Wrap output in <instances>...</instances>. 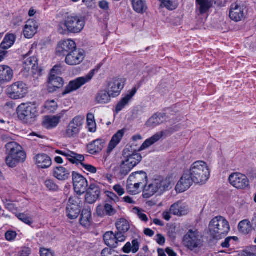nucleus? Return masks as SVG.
Masks as SVG:
<instances>
[{
	"instance_id": "nucleus-15",
	"label": "nucleus",
	"mask_w": 256,
	"mask_h": 256,
	"mask_svg": "<svg viewBox=\"0 0 256 256\" xmlns=\"http://www.w3.org/2000/svg\"><path fill=\"white\" fill-rule=\"evenodd\" d=\"M16 142H10L6 145V152L8 156L6 162V164L10 168H14L16 166Z\"/></svg>"
},
{
	"instance_id": "nucleus-16",
	"label": "nucleus",
	"mask_w": 256,
	"mask_h": 256,
	"mask_svg": "<svg viewBox=\"0 0 256 256\" xmlns=\"http://www.w3.org/2000/svg\"><path fill=\"white\" fill-rule=\"evenodd\" d=\"M39 25L38 22L34 19H30L26 21L23 29V34L26 38H32L37 32Z\"/></svg>"
},
{
	"instance_id": "nucleus-34",
	"label": "nucleus",
	"mask_w": 256,
	"mask_h": 256,
	"mask_svg": "<svg viewBox=\"0 0 256 256\" xmlns=\"http://www.w3.org/2000/svg\"><path fill=\"white\" fill-rule=\"evenodd\" d=\"M111 98L112 96H110L108 91L102 90L96 94L95 101L99 104H106L110 102Z\"/></svg>"
},
{
	"instance_id": "nucleus-28",
	"label": "nucleus",
	"mask_w": 256,
	"mask_h": 256,
	"mask_svg": "<svg viewBox=\"0 0 256 256\" xmlns=\"http://www.w3.org/2000/svg\"><path fill=\"white\" fill-rule=\"evenodd\" d=\"M136 88H133L130 92H128L122 100L118 102L116 106V112L122 110L130 102L132 98L136 93Z\"/></svg>"
},
{
	"instance_id": "nucleus-61",
	"label": "nucleus",
	"mask_w": 256,
	"mask_h": 256,
	"mask_svg": "<svg viewBox=\"0 0 256 256\" xmlns=\"http://www.w3.org/2000/svg\"><path fill=\"white\" fill-rule=\"evenodd\" d=\"M113 188L120 196H122L124 194V190L120 184L115 185Z\"/></svg>"
},
{
	"instance_id": "nucleus-44",
	"label": "nucleus",
	"mask_w": 256,
	"mask_h": 256,
	"mask_svg": "<svg viewBox=\"0 0 256 256\" xmlns=\"http://www.w3.org/2000/svg\"><path fill=\"white\" fill-rule=\"evenodd\" d=\"M87 128L90 132H94L96 130V123L92 113H88L87 114Z\"/></svg>"
},
{
	"instance_id": "nucleus-8",
	"label": "nucleus",
	"mask_w": 256,
	"mask_h": 256,
	"mask_svg": "<svg viewBox=\"0 0 256 256\" xmlns=\"http://www.w3.org/2000/svg\"><path fill=\"white\" fill-rule=\"evenodd\" d=\"M94 70H92L86 76L78 78L70 81L62 92V96H65L77 90L82 86L90 82L94 77Z\"/></svg>"
},
{
	"instance_id": "nucleus-39",
	"label": "nucleus",
	"mask_w": 256,
	"mask_h": 256,
	"mask_svg": "<svg viewBox=\"0 0 256 256\" xmlns=\"http://www.w3.org/2000/svg\"><path fill=\"white\" fill-rule=\"evenodd\" d=\"M116 227L118 231L117 233H120L124 235L130 228L128 222L124 218H120L116 222Z\"/></svg>"
},
{
	"instance_id": "nucleus-56",
	"label": "nucleus",
	"mask_w": 256,
	"mask_h": 256,
	"mask_svg": "<svg viewBox=\"0 0 256 256\" xmlns=\"http://www.w3.org/2000/svg\"><path fill=\"white\" fill-rule=\"evenodd\" d=\"M16 85L14 84L8 87L6 90L7 94L10 98L12 99H16V93L15 87Z\"/></svg>"
},
{
	"instance_id": "nucleus-42",
	"label": "nucleus",
	"mask_w": 256,
	"mask_h": 256,
	"mask_svg": "<svg viewBox=\"0 0 256 256\" xmlns=\"http://www.w3.org/2000/svg\"><path fill=\"white\" fill-rule=\"evenodd\" d=\"M80 207H76V205L72 207L67 206L66 213L68 217L71 220L76 218L80 214Z\"/></svg>"
},
{
	"instance_id": "nucleus-24",
	"label": "nucleus",
	"mask_w": 256,
	"mask_h": 256,
	"mask_svg": "<svg viewBox=\"0 0 256 256\" xmlns=\"http://www.w3.org/2000/svg\"><path fill=\"white\" fill-rule=\"evenodd\" d=\"M105 141L103 140H94L87 145V151L91 154L96 155L102 150Z\"/></svg>"
},
{
	"instance_id": "nucleus-64",
	"label": "nucleus",
	"mask_w": 256,
	"mask_h": 256,
	"mask_svg": "<svg viewBox=\"0 0 256 256\" xmlns=\"http://www.w3.org/2000/svg\"><path fill=\"white\" fill-rule=\"evenodd\" d=\"M40 256H54L53 254L46 248H41L40 250Z\"/></svg>"
},
{
	"instance_id": "nucleus-62",
	"label": "nucleus",
	"mask_w": 256,
	"mask_h": 256,
	"mask_svg": "<svg viewBox=\"0 0 256 256\" xmlns=\"http://www.w3.org/2000/svg\"><path fill=\"white\" fill-rule=\"evenodd\" d=\"M108 196L110 200L106 201V202H108L110 203H116L117 201H118V198L113 192H110Z\"/></svg>"
},
{
	"instance_id": "nucleus-43",
	"label": "nucleus",
	"mask_w": 256,
	"mask_h": 256,
	"mask_svg": "<svg viewBox=\"0 0 256 256\" xmlns=\"http://www.w3.org/2000/svg\"><path fill=\"white\" fill-rule=\"evenodd\" d=\"M28 92L27 85L22 82H18L17 84V98H20L24 97Z\"/></svg>"
},
{
	"instance_id": "nucleus-49",
	"label": "nucleus",
	"mask_w": 256,
	"mask_h": 256,
	"mask_svg": "<svg viewBox=\"0 0 256 256\" xmlns=\"http://www.w3.org/2000/svg\"><path fill=\"white\" fill-rule=\"evenodd\" d=\"M162 4L168 10H175L178 5L177 0H160Z\"/></svg>"
},
{
	"instance_id": "nucleus-3",
	"label": "nucleus",
	"mask_w": 256,
	"mask_h": 256,
	"mask_svg": "<svg viewBox=\"0 0 256 256\" xmlns=\"http://www.w3.org/2000/svg\"><path fill=\"white\" fill-rule=\"evenodd\" d=\"M85 26V20L83 17L76 14L66 15L63 20L58 25V30L62 34L68 33L78 34L81 32Z\"/></svg>"
},
{
	"instance_id": "nucleus-37",
	"label": "nucleus",
	"mask_w": 256,
	"mask_h": 256,
	"mask_svg": "<svg viewBox=\"0 0 256 256\" xmlns=\"http://www.w3.org/2000/svg\"><path fill=\"white\" fill-rule=\"evenodd\" d=\"M130 180L129 178L127 180L126 186L127 192L131 195H136L139 194L140 192V188L142 187V186L138 183L132 182Z\"/></svg>"
},
{
	"instance_id": "nucleus-50",
	"label": "nucleus",
	"mask_w": 256,
	"mask_h": 256,
	"mask_svg": "<svg viewBox=\"0 0 256 256\" xmlns=\"http://www.w3.org/2000/svg\"><path fill=\"white\" fill-rule=\"evenodd\" d=\"M133 212L134 213L137 214L138 218L142 222H146L148 219L147 216L144 214V211L137 207H135L133 208Z\"/></svg>"
},
{
	"instance_id": "nucleus-18",
	"label": "nucleus",
	"mask_w": 256,
	"mask_h": 256,
	"mask_svg": "<svg viewBox=\"0 0 256 256\" xmlns=\"http://www.w3.org/2000/svg\"><path fill=\"white\" fill-rule=\"evenodd\" d=\"M56 152L63 156H64L72 163L76 164H80L82 165L84 160V157L82 154H78L74 152L69 150H56Z\"/></svg>"
},
{
	"instance_id": "nucleus-22",
	"label": "nucleus",
	"mask_w": 256,
	"mask_h": 256,
	"mask_svg": "<svg viewBox=\"0 0 256 256\" xmlns=\"http://www.w3.org/2000/svg\"><path fill=\"white\" fill-rule=\"evenodd\" d=\"M63 79L56 76L50 75L48 80V89L50 92L56 91L58 88L63 86Z\"/></svg>"
},
{
	"instance_id": "nucleus-47",
	"label": "nucleus",
	"mask_w": 256,
	"mask_h": 256,
	"mask_svg": "<svg viewBox=\"0 0 256 256\" xmlns=\"http://www.w3.org/2000/svg\"><path fill=\"white\" fill-rule=\"evenodd\" d=\"M200 5V11L201 14L206 12L211 6V2L209 0H196Z\"/></svg>"
},
{
	"instance_id": "nucleus-6",
	"label": "nucleus",
	"mask_w": 256,
	"mask_h": 256,
	"mask_svg": "<svg viewBox=\"0 0 256 256\" xmlns=\"http://www.w3.org/2000/svg\"><path fill=\"white\" fill-rule=\"evenodd\" d=\"M183 242L186 247L194 251L202 246V236L197 230H190L184 236Z\"/></svg>"
},
{
	"instance_id": "nucleus-45",
	"label": "nucleus",
	"mask_w": 256,
	"mask_h": 256,
	"mask_svg": "<svg viewBox=\"0 0 256 256\" xmlns=\"http://www.w3.org/2000/svg\"><path fill=\"white\" fill-rule=\"evenodd\" d=\"M36 109V104L31 102L24 103L17 108L18 112H32Z\"/></svg>"
},
{
	"instance_id": "nucleus-11",
	"label": "nucleus",
	"mask_w": 256,
	"mask_h": 256,
	"mask_svg": "<svg viewBox=\"0 0 256 256\" xmlns=\"http://www.w3.org/2000/svg\"><path fill=\"white\" fill-rule=\"evenodd\" d=\"M126 236L120 233L114 234L112 232H106L104 236L105 244L112 248H116L119 244L126 240Z\"/></svg>"
},
{
	"instance_id": "nucleus-58",
	"label": "nucleus",
	"mask_w": 256,
	"mask_h": 256,
	"mask_svg": "<svg viewBox=\"0 0 256 256\" xmlns=\"http://www.w3.org/2000/svg\"><path fill=\"white\" fill-rule=\"evenodd\" d=\"M62 67L60 65L55 66L51 70L50 75L56 76L61 74Z\"/></svg>"
},
{
	"instance_id": "nucleus-20",
	"label": "nucleus",
	"mask_w": 256,
	"mask_h": 256,
	"mask_svg": "<svg viewBox=\"0 0 256 256\" xmlns=\"http://www.w3.org/2000/svg\"><path fill=\"white\" fill-rule=\"evenodd\" d=\"M35 164L40 168L46 169L50 166L52 164L51 158L46 154H36L34 158Z\"/></svg>"
},
{
	"instance_id": "nucleus-59",
	"label": "nucleus",
	"mask_w": 256,
	"mask_h": 256,
	"mask_svg": "<svg viewBox=\"0 0 256 256\" xmlns=\"http://www.w3.org/2000/svg\"><path fill=\"white\" fill-rule=\"evenodd\" d=\"M82 166L86 170L92 174H96V172L97 169L94 166L88 164H84V163L82 164Z\"/></svg>"
},
{
	"instance_id": "nucleus-55",
	"label": "nucleus",
	"mask_w": 256,
	"mask_h": 256,
	"mask_svg": "<svg viewBox=\"0 0 256 256\" xmlns=\"http://www.w3.org/2000/svg\"><path fill=\"white\" fill-rule=\"evenodd\" d=\"M17 218L23 222L30 226L32 223V218L25 214H20Z\"/></svg>"
},
{
	"instance_id": "nucleus-33",
	"label": "nucleus",
	"mask_w": 256,
	"mask_h": 256,
	"mask_svg": "<svg viewBox=\"0 0 256 256\" xmlns=\"http://www.w3.org/2000/svg\"><path fill=\"white\" fill-rule=\"evenodd\" d=\"M165 120L164 114L156 113L147 122L146 124L150 127H154Z\"/></svg>"
},
{
	"instance_id": "nucleus-12",
	"label": "nucleus",
	"mask_w": 256,
	"mask_h": 256,
	"mask_svg": "<svg viewBox=\"0 0 256 256\" xmlns=\"http://www.w3.org/2000/svg\"><path fill=\"white\" fill-rule=\"evenodd\" d=\"M124 85V79L120 78H115L111 80L108 83L107 90L112 98L118 96Z\"/></svg>"
},
{
	"instance_id": "nucleus-9",
	"label": "nucleus",
	"mask_w": 256,
	"mask_h": 256,
	"mask_svg": "<svg viewBox=\"0 0 256 256\" xmlns=\"http://www.w3.org/2000/svg\"><path fill=\"white\" fill-rule=\"evenodd\" d=\"M32 50H30L23 56L22 66L24 70L29 72L30 70L32 73L40 76L42 74V70L38 66V60L36 56H30Z\"/></svg>"
},
{
	"instance_id": "nucleus-25",
	"label": "nucleus",
	"mask_w": 256,
	"mask_h": 256,
	"mask_svg": "<svg viewBox=\"0 0 256 256\" xmlns=\"http://www.w3.org/2000/svg\"><path fill=\"white\" fill-rule=\"evenodd\" d=\"M132 182L138 183L144 188L148 180V176L146 172L144 171H138L132 173L128 178Z\"/></svg>"
},
{
	"instance_id": "nucleus-41",
	"label": "nucleus",
	"mask_w": 256,
	"mask_h": 256,
	"mask_svg": "<svg viewBox=\"0 0 256 256\" xmlns=\"http://www.w3.org/2000/svg\"><path fill=\"white\" fill-rule=\"evenodd\" d=\"M14 35L13 34H8L5 36L0 45L7 50L14 44Z\"/></svg>"
},
{
	"instance_id": "nucleus-46",
	"label": "nucleus",
	"mask_w": 256,
	"mask_h": 256,
	"mask_svg": "<svg viewBox=\"0 0 256 256\" xmlns=\"http://www.w3.org/2000/svg\"><path fill=\"white\" fill-rule=\"evenodd\" d=\"M26 158V154L24 148L17 144V163H23Z\"/></svg>"
},
{
	"instance_id": "nucleus-38",
	"label": "nucleus",
	"mask_w": 256,
	"mask_h": 256,
	"mask_svg": "<svg viewBox=\"0 0 256 256\" xmlns=\"http://www.w3.org/2000/svg\"><path fill=\"white\" fill-rule=\"evenodd\" d=\"M140 244L138 240H134L132 243L128 242L122 248L124 252L128 254L130 252H136L139 250Z\"/></svg>"
},
{
	"instance_id": "nucleus-63",
	"label": "nucleus",
	"mask_w": 256,
	"mask_h": 256,
	"mask_svg": "<svg viewBox=\"0 0 256 256\" xmlns=\"http://www.w3.org/2000/svg\"><path fill=\"white\" fill-rule=\"evenodd\" d=\"M114 252L112 250L108 248H106L102 250L101 254L102 256H114Z\"/></svg>"
},
{
	"instance_id": "nucleus-35",
	"label": "nucleus",
	"mask_w": 256,
	"mask_h": 256,
	"mask_svg": "<svg viewBox=\"0 0 256 256\" xmlns=\"http://www.w3.org/2000/svg\"><path fill=\"white\" fill-rule=\"evenodd\" d=\"M170 211L174 215L179 216L186 215L188 213V210L186 207L182 206L178 202L173 204L170 206Z\"/></svg>"
},
{
	"instance_id": "nucleus-48",
	"label": "nucleus",
	"mask_w": 256,
	"mask_h": 256,
	"mask_svg": "<svg viewBox=\"0 0 256 256\" xmlns=\"http://www.w3.org/2000/svg\"><path fill=\"white\" fill-rule=\"evenodd\" d=\"M19 118L26 123H32L35 120L34 113H20L18 116Z\"/></svg>"
},
{
	"instance_id": "nucleus-51",
	"label": "nucleus",
	"mask_w": 256,
	"mask_h": 256,
	"mask_svg": "<svg viewBox=\"0 0 256 256\" xmlns=\"http://www.w3.org/2000/svg\"><path fill=\"white\" fill-rule=\"evenodd\" d=\"M45 108L50 112H54L58 108V104L54 100H48L45 104Z\"/></svg>"
},
{
	"instance_id": "nucleus-4",
	"label": "nucleus",
	"mask_w": 256,
	"mask_h": 256,
	"mask_svg": "<svg viewBox=\"0 0 256 256\" xmlns=\"http://www.w3.org/2000/svg\"><path fill=\"white\" fill-rule=\"evenodd\" d=\"M171 182L169 178L158 177L146 183L143 189L142 197L149 198L155 194L162 195L170 189Z\"/></svg>"
},
{
	"instance_id": "nucleus-40",
	"label": "nucleus",
	"mask_w": 256,
	"mask_h": 256,
	"mask_svg": "<svg viewBox=\"0 0 256 256\" xmlns=\"http://www.w3.org/2000/svg\"><path fill=\"white\" fill-rule=\"evenodd\" d=\"M250 222L248 220L241 221L238 224L239 230L244 234H248L252 230Z\"/></svg>"
},
{
	"instance_id": "nucleus-26",
	"label": "nucleus",
	"mask_w": 256,
	"mask_h": 256,
	"mask_svg": "<svg viewBox=\"0 0 256 256\" xmlns=\"http://www.w3.org/2000/svg\"><path fill=\"white\" fill-rule=\"evenodd\" d=\"M113 203L106 202L104 206H99L97 207L96 212L98 216H104L106 215L108 216H113L116 212V210L112 206Z\"/></svg>"
},
{
	"instance_id": "nucleus-2",
	"label": "nucleus",
	"mask_w": 256,
	"mask_h": 256,
	"mask_svg": "<svg viewBox=\"0 0 256 256\" xmlns=\"http://www.w3.org/2000/svg\"><path fill=\"white\" fill-rule=\"evenodd\" d=\"M141 154L132 151L131 148H126L122 154V160L118 166V176L122 179L136 167L142 160Z\"/></svg>"
},
{
	"instance_id": "nucleus-27",
	"label": "nucleus",
	"mask_w": 256,
	"mask_h": 256,
	"mask_svg": "<svg viewBox=\"0 0 256 256\" xmlns=\"http://www.w3.org/2000/svg\"><path fill=\"white\" fill-rule=\"evenodd\" d=\"M164 134L165 132L164 131L156 132L152 137L146 140L140 146L138 151L141 152L148 148L162 139L164 136Z\"/></svg>"
},
{
	"instance_id": "nucleus-32",
	"label": "nucleus",
	"mask_w": 256,
	"mask_h": 256,
	"mask_svg": "<svg viewBox=\"0 0 256 256\" xmlns=\"http://www.w3.org/2000/svg\"><path fill=\"white\" fill-rule=\"evenodd\" d=\"M80 224L84 227L90 226L92 222V212L90 208L84 209L80 215Z\"/></svg>"
},
{
	"instance_id": "nucleus-31",
	"label": "nucleus",
	"mask_w": 256,
	"mask_h": 256,
	"mask_svg": "<svg viewBox=\"0 0 256 256\" xmlns=\"http://www.w3.org/2000/svg\"><path fill=\"white\" fill-rule=\"evenodd\" d=\"M125 132L124 129H122L118 130L116 134H115L112 140H110L108 147V150L112 151L113 150L116 146L120 143L122 138H123Z\"/></svg>"
},
{
	"instance_id": "nucleus-19",
	"label": "nucleus",
	"mask_w": 256,
	"mask_h": 256,
	"mask_svg": "<svg viewBox=\"0 0 256 256\" xmlns=\"http://www.w3.org/2000/svg\"><path fill=\"white\" fill-rule=\"evenodd\" d=\"M62 116L61 114L45 116L43 118L42 126L47 130L54 128L58 125Z\"/></svg>"
},
{
	"instance_id": "nucleus-52",
	"label": "nucleus",
	"mask_w": 256,
	"mask_h": 256,
	"mask_svg": "<svg viewBox=\"0 0 256 256\" xmlns=\"http://www.w3.org/2000/svg\"><path fill=\"white\" fill-rule=\"evenodd\" d=\"M44 184L50 190L56 191L58 189V186L52 180H46L44 182Z\"/></svg>"
},
{
	"instance_id": "nucleus-10",
	"label": "nucleus",
	"mask_w": 256,
	"mask_h": 256,
	"mask_svg": "<svg viewBox=\"0 0 256 256\" xmlns=\"http://www.w3.org/2000/svg\"><path fill=\"white\" fill-rule=\"evenodd\" d=\"M230 184L238 190H245L250 186L247 176L240 172H234L228 178Z\"/></svg>"
},
{
	"instance_id": "nucleus-53",
	"label": "nucleus",
	"mask_w": 256,
	"mask_h": 256,
	"mask_svg": "<svg viewBox=\"0 0 256 256\" xmlns=\"http://www.w3.org/2000/svg\"><path fill=\"white\" fill-rule=\"evenodd\" d=\"M98 6L100 9L104 12L108 14L110 10V4L106 0H100L98 3Z\"/></svg>"
},
{
	"instance_id": "nucleus-60",
	"label": "nucleus",
	"mask_w": 256,
	"mask_h": 256,
	"mask_svg": "<svg viewBox=\"0 0 256 256\" xmlns=\"http://www.w3.org/2000/svg\"><path fill=\"white\" fill-rule=\"evenodd\" d=\"M31 252L30 249L28 247H23L18 252V256H28Z\"/></svg>"
},
{
	"instance_id": "nucleus-23",
	"label": "nucleus",
	"mask_w": 256,
	"mask_h": 256,
	"mask_svg": "<svg viewBox=\"0 0 256 256\" xmlns=\"http://www.w3.org/2000/svg\"><path fill=\"white\" fill-rule=\"evenodd\" d=\"M100 188L95 184H90L86 194V200L89 204L94 203L99 198Z\"/></svg>"
},
{
	"instance_id": "nucleus-7",
	"label": "nucleus",
	"mask_w": 256,
	"mask_h": 256,
	"mask_svg": "<svg viewBox=\"0 0 256 256\" xmlns=\"http://www.w3.org/2000/svg\"><path fill=\"white\" fill-rule=\"evenodd\" d=\"M84 123V118L77 116L74 118L66 127L62 134L64 138H74L79 135Z\"/></svg>"
},
{
	"instance_id": "nucleus-13",
	"label": "nucleus",
	"mask_w": 256,
	"mask_h": 256,
	"mask_svg": "<svg viewBox=\"0 0 256 256\" xmlns=\"http://www.w3.org/2000/svg\"><path fill=\"white\" fill-rule=\"evenodd\" d=\"M72 176L74 191L78 194L81 195L87 189L88 181L82 176L76 172H73Z\"/></svg>"
},
{
	"instance_id": "nucleus-54",
	"label": "nucleus",
	"mask_w": 256,
	"mask_h": 256,
	"mask_svg": "<svg viewBox=\"0 0 256 256\" xmlns=\"http://www.w3.org/2000/svg\"><path fill=\"white\" fill-rule=\"evenodd\" d=\"M80 200L78 196H71L70 198L67 206L70 207L74 206L76 205V207H80Z\"/></svg>"
},
{
	"instance_id": "nucleus-14",
	"label": "nucleus",
	"mask_w": 256,
	"mask_h": 256,
	"mask_svg": "<svg viewBox=\"0 0 256 256\" xmlns=\"http://www.w3.org/2000/svg\"><path fill=\"white\" fill-rule=\"evenodd\" d=\"M84 58V53L82 50L74 49L66 56L65 62L70 66H75L80 64Z\"/></svg>"
},
{
	"instance_id": "nucleus-30",
	"label": "nucleus",
	"mask_w": 256,
	"mask_h": 256,
	"mask_svg": "<svg viewBox=\"0 0 256 256\" xmlns=\"http://www.w3.org/2000/svg\"><path fill=\"white\" fill-rule=\"evenodd\" d=\"M53 175L58 180H66L69 178L70 172L63 166H58L54 168Z\"/></svg>"
},
{
	"instance_id": "nucleus-29",
	"label": "nucleus",
	"mask_w": 256,
	"mask_h": 256,
	"mask_svg": "<svg viewBox=\"0 0 256 256\" xmlns=\"http://www.w3.org/2000/svg\"><path fill=\"white\" fill-rule=\"evenodd\" d=\"M13 77V71L6 65H0V82H10Z\"/></svg>"
},
{
	"instance_id": "nucleus-21",
	"label": "nucleus",
	"mask_w": 256,
	"mask_h": 256,
	"mask_svg": "<svg viewBox=\"0 0 256 256\" xmlns=\"http://www.w3.org/2000/svg\"><path fill=\"white\" fill-rule=\"evenodd\" d=\"M244 8L242 6L237 4L232 5L229 13L230 18L232 20L236 22H240L244 18Z\"/></svg>"
},
{
	"instance_id": "nucleus-36",
	"label": "nucleus",
	"mask_w": 256,
	"mask_h": 256,
	"mask_svg": "<svg viewBox=\"0 0 256 256\" xmlns=\"http://www.w3.org/2000/svg\"><path fill=\"white\" fill-rule=\"evenodd\" d=\"M134 10L138 14L144 13L146 9L147 6L146 0H130Z\"/></svg>"
},
{
	"instance_id": "nucleus-57",
	"label": "nucleus",
	"mask_w": 256,
	"mask_h": 256,
	"mask_svg": "<svg viewBox=\"0 0 256 256\" xmlns=\"http://www.w3.org/2000/svg\"><path fill=\"white\" fill-rule=\"evenodd\" d=\"M5 238L8 241L14 240L16 238V232L11 230L8 231L5 234Z\"/></svg>"
},
{
	"instance_id": "nucleus-5",
	"label": "nucleus",
	"mask_w": 256,
	"mask_h": 256,
	"mask_svg": "<svg viewBox=\"0 0 256 256\" xmlns=\"http://www.w3.org/2000/svg\"><path fill=\"white\" fill-rule=\"evenodd\" d=\"M209 234L214 238L220 239L229 232L230 226L227 220L222 216H216L210 222Z\"/></svg>"
},
{
	"instance_id": "nucleus-1",
	"label": "nucleus",
	"mask_w": 256,
	"mask_h": 256,
	"mask_svg": "<svg viewBox=\"0 0 256 256\" xmlns=\"http://www.w3.org/2000/svg\"><path fill=\"white\" fill-rule=\"evenodd\" d=\"M210 170L207 164L202 160L194 162L186 171L177 184L176 190L182 192L188 189L193 183L202 185L208 180Z\"/></svg>"
},
{
	"instance_id": "nucleus-17",
	"label": "nucleus",
	"mask_w": 256,
	"mask_h": 256,
	"mask_svg": "<svg viewBox=\"0 0 256 256\" xmlns=\"http://www.w3.org/2000/svg\"><path fill=\"white\" fill-rule=\"evenodd\" d=\"M76 48L75 42L70 39L61 40L58 44L56 52L60 54H66Z\"/></svg>"
}]
</instances>
